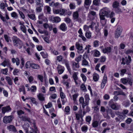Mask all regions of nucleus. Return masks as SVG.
I'll return each mask as SVG.
<instances>
[{
	"instance_id": "b1692460",
	"label": "nucleus",
	"mask_w": 133,
	"mask_h": 133,
	"mask_svg": "<svg viewBox=\"0 0 133 133\" xmlns=\"http://www.w3.org/2000/svg\"><path fill=\"white\" fill-rule=\"evenodd\" d=\"M115 113L116 115H118L119 116H120V118H124L125 117V116L124 115L123 116L122 115V113L118 111H116L115 112Z\"/></svg>"
},
{
	"instance_id": "f3484780",
	"label": "nucleus",
	"mask_w": 133,
	"mask_h": 133,
	"mask_svg": "<svg viewBox=\"0 0 133 133\" xmlns=\"http://www.w3.org/2000/svg\"><path fill=\"white\" fill-rule=\"evenodd\" d=\"M101 19V23L102 25L103 26H104L106 23V20L105 19L104 17H100Z\"/></svg>"
},
{
	"instance_id": "a211bd4d",
	"label": "nucleus",
	"mask_w": 133,
	"mask_h": 133,
	"mask_svg": "<svg viewBox=\"0 0 133 133\" xmlns=\"http://www.w3.org/2000/svg\"><path fill=\"white\" fill-rule=\"evenodd\" d=\"M80 103L82 104V107L83 108H84V107L86 105H84V104L85 103V101H84V99L83 97H81L79 99Z\"/></svg>"
},
{
	"instance_id": "6e6552de",
	"label": "nucleus",
	"mask_w": 133,
	"mask_h": 133,
	"mask_svg": "<svg viewBox=\"0 0 133 133\" xmlns=\"http://www.w3.org/2000/svg\"><path fill=\"white\" fill-rule=\"evenodd\" d=\"M73 17L74 19L76 20V21H80L81 19L78 18V14L77 11H76L74 12Z\"/></svg>"
},
{
	"instance_id": "20e7f679",
	"label": "nucleus",
	"mask_w": 133,
	"mask_h": 133,
	"mask_svg": "<svg viewBox=\"0 0 133 133\" xmlns=\"http://www.w3.org/2000/svg\"><path fill=\"white\" fill-rule=\"evenodd\" d=\"M109 105L113 110H117L120 108V105H116L113 103L112 100L110 101L109 103Z\"/></svg>"
},
{
	"instance_id": "4be33fe9",
	"label": "nucleus",
	"mask_w": 133,
	"mask_h": 133,
	"mask_svg": "<svg viewBox=\"0 0 133 133\" xmlns=\"http://www.w3.org/2000/svg\"><path fill=\"white\" fill-rule=\"evenodd\" d=\"M111 48L110 47H108L103 50V52L104 53H107L110 52L111 50Z\"/></svg>"
},
{
	"instance_id": "37998d69",
	"label": "nucleus",
	"mask_w": 133,
	"mask_h": 133,
	"mask_svg": "<svg viewBox=\"0 0 133 133\" xmlns=\"http://www.w3.org/2000/svg\"><path fill=\"white\" fill-rule=\"evenodd\" d=\"M113 10L117 13L121 12V9L118 7L114 9Z\"/></svg>"
},
{
	"instance_id": "473e14b6",
	"label": "nucleus",
	"mask_w": 133,
	"mask_h": 133,
	"mask_svg": "<svg viewBox=\"0 0 133 133\" xmlns=\"http://www.w3.org/2000/svg\"><path fill=\"white\" fill-rule=\"evenodd\" d=\"M91 1V0H85L84 4L86 6H89L90 4Z\"/></svg>"
},
{
	"instance_id": "9b49d317",
	"label": "nucleus",
	"mask_w": 133,
	"mask_h": 133,
	"mask_svg": "<svg viewBox=\"0 0 133 133\" xmlns=\"http://www.w3.org/2000/svg\"><path fill=\"white\" fill-rule=\"evenodd\" d=\"M2 110V112L4 114L6 112L10 110L11 108L9 106H8L5 107H3Z\"/></svg>"
},
{
	"instance_id": "0e129e2a",
	"label": "nucleus",
	"mask_w": 133,
	"mask_h": 133,
	"mask_svg": "<svg viewBox=\"0 0 133 133\" xmlns=\"http://www.w3.org/2000/svg\"><path fill=\"white\" fill-rule=\"evenodd\" d=\"M128 112V111L127 110H124L123 111L122 113V115L123 116L124 115L127 114Z\"/></svg>"
},
{
	"instance_id": "49530a36",
	"label": "nucleus",
	"mask_w": 133,
	"mask_h": 133,
	"mask_svg": "<svg viewBox=\"0 0 133 133\" xmlns=\"http://www.w3.org/2000/svg\"><path fill=\"white\" fill-rule=\"evenodd\" d=\"M19 73V70L17 69H15L14 71L13 72V74L14 75H18V74Z\"/></svg>"
},
{
	"instance_id": "393cba45",
	"label": "nucleus",
	"mask_w": 133,
	"mask_h": 133,
	"mask_svg": "<svg viewBox=\"0 0 133 133\" xmlns=\"http://www.w3.org/2000/svg\"><path fill=\"white\" fill-rule=\"evenodd\" d=\"M85 56V55H83V61L82 65H87L88 64V62L87 61L85 60V59L84 58Z\"/></svg>"
},
{
	"instance_id": "f8f14e48",
	"label": "nucleus",
	"mask_w": 133,
	"mask_h": 133,
	"mask_svg": "<svg viewBox=\"0 0 133 133\" xmlns=\"http://www.w3.org/2000/svg\"><path fill=\"white\" fill-rule=\"evenodd\" d=\"M85 99V103L84 104V105H87L88 104L89 101V96L87 95H85L84 96Z\"/></svg>"
},
{
	"instance_id": "bb28decb",
	"label": "nucleus",
	"mask_w": 133,
	"mask_h": 133,
	"mask_svg": "<svg viewBox=\"0 0 133 133\" xmlns=\"http://www.w3.org/2000/svg\"><path fill=\"white\" fill-rule=\"evenodd\" d=\"M94 56L95 57H98L99 56L100 54V53L99 51L97 50H96L94 51Z\"/></svg>"
},
{
	"instance_id": "09e8293b",
	"label": "nucleus",
	"mask_w": 133,
	"mask_h": 133,
	"mask_svg": "<svg viewBox=\"0 0 133 133\" xmlns=\"http://www.w3.org/2000/svg\"><path fill=\"white\" fill-rule=\"evenodd\" d=\"M29 98L31 99L33 103H34L35 104H37V103L35 99V98L32 97H30Z\"/></svg>"
},
{
	"instance_id": "c85d7f7f",
	"label": "nucleus",
	"mask_w": 133,
	"mask_h": 133,
	"mask_svg": "<svg viewBox=\"0 0 133 133\" xmlns=\"http://www.w3.org/2000/svg\"><path fill=\"white\" fill-rule=\"evenodd\" d=\"M6 79L10 85L12 84V81L11 78L9 77H6Z\"/></svg>"
},
{
	"instance_id": "864d4df0",
	"label": "nucleus",
	"mask_w": 133,
	"mask_h": 133,
	"mask_svg": "<svg viewBox=\"0 0 133 133\" xmlns=\"http://www.w3.org/2000/svg\"><path fill=\"white\" fill-rule=\"evenodd\" d=\"M88 128L87 127L84 126L82 127L81 129L82 131L86 132L88 130Z\"/></svg>"
},
{
	"instance_id": "3c124183",
	"label": "nucleus",
	"mask_w": 133,
	"mask_h": 133,
	"mask_svg": "<svg viewBox=\"0 0 133 133\" xmlns=\"http://www.w3.org/2000/svg\"><path fill=\"white\" fill-rule=\"evenodd\" d=\"M125 53L126 54L128 55L132 54L133 52V51L132 50L129 49L125 51Z\"/></svg>"
},
{
	"instance_id": "f257e3e1",
	"label": "nucleus",
	"mask_w": 133,
	"mask_h": 133,
	"mask_svg": "<svg viewBox=\"0 0 133 133\" xmlns=\"http://www.w3.org/2000/svg\"><path fill=\"white\" fill-rule=\"evenodd\" d=\"M13 42L14 45L18 47L19 49L21 48L23 45L22 41L17 37H15L13 38Z\"/></svg>"
},
{
	"instance_id": "4d7b16f0",
	"label": "nucleus",
	"mask_w": 133,
	"mask_h": 133,
	"mask_svg": "<svg viewBox=\"0 0 133 133\" xmlns=\"http://www.w3.org/2000/svg\"><path fill=\"white\" fill-rule=\"evenodd\" d=\"M30 89L32 92H35L36 90V87L35 86H33Z\"/></svg>"
},
{
	"instance_id": "cd10ccee",
	"label": "nucleus",
	"mask_w": 133,
	"mask_h": 133,
	"mask_svg": "<svg viewBox=\"0 0 133 133\" xmlns=\"http://www.w3.org/2000/svg\"><path fill=\"white\" fill-rule=\"evenodd\" d=\"M100 0H94L93 1L94 5L96 6H99L100 3Z\"/></svg>"
},
{
	"instance_id": "de8ad7c7",
	"label": "nucleus",
	"mask_w": 133,
	"mask_h": 133,
	"mask_svg": "<svg viewBox=\"0 0 133 133\" xmlns=\"http://www.w3.org/2000/svg\"><path fill=\"white\" fill-rule=\"evenodd\" d=\"M91 120V117L90 116H88L86 117V121L89 124L90 123V121Z\"/></svg>"
},
{
	"instance_id": "8fccbe9b",
	"label": "nucleus",
	"mask_w": 133,
	"mask_h": 133,
	"mask_svg": "<svg viewBox=\"0 0 133 133\" xmlns=\"http://www.w3.org/2000/svg\"><path fill=\"white\" fill-rule=\"evenodd\" d=\"M131 57L129 56H128V59H127L126 62V64L127 65H128L129 64L130 62L131 61Z\"/></svg>"
},
{
	"instance_id": "79ce46f5",
	"label": "nucleus",
	"mask_w": 133,
	"mask_h": 133,
	"mask_svg": "<svg viewBox=\"0 0 133 133\" xmlns=\"http://www.w3.org/2000/svg\"><path fill=\"white\" fill-rule=\"evenodd\" d=\"M65 65L66 66V67L67 68V69L69 71V73L70 74H71V69L70 68V66H69V64L67 63H65Z\"/></svg>"
},
{
	"instance_id": "2f4dec72",
	"label": "nucleus",
	"mask_w": 133,
	"mask_h": 133,
	"mask_svg": "<svg viewBox=\"0 0 133 133\" xmlns=\"http://www.w3.org/2000/svg\"><path fill=\"white\" fill-rule=\"evenodd\" d=\"M17 112L18 116V117L19 118H21V117H22V116H21V115L22 114H24V112L22 110L17 111Z\"/></svg>"
},
{
	"instance_id": "4c0bfd02",
	"label": "nucleus",
	"mask_w": 133,
	"mask_h": 133,
	"mask_svg": "<svg viewBox=\"0 0 133 133\" xmlns=\"http://www.w3.org/2000/svg\"><path fill=\"white\" fill-rule=\"evenodd\" d=\"M130 104L129 102L128 101H124L123 103V105L126 107H128L130 105Z\"/></svg>"
},
{
	"instance_id": "338daca9",
	"label": "nucleus",
	"mask_w": 133,
	"mask_h": 133,
	"mask_svg": "<svg viewBox=\"0 0 133 133\" xmlns=\"http://www.w3.org/2000/svg\"><path fill=\"white\" fill-rule=\"evenodd\" d=\"M85 36L87 38H89L91 36V33L90 32H87L85 34Z\"/></svg>"
},
{
	"instance_id": "c756f323",
	"label": "nucleus",
	"mask_w": 133,
	"mask_h": 133,
	"mask_svg": "<svg viewBox=\"0 0 133 133\" xmlns=\"http://www.w3.org/2000/svg\"><path fill=\"white\" fill-rule=\"evenodd\" d=\"M119 3L117 1H115L112 4V7L114 9L118 7L119 6Z\"/></svg>"
},
{
	"instance_id": "e2e57ef3",
	"label": "nucleus",
	"mask_w": 133,
	"mask_h": 133,
	"mask_svg": "<svg viewBox=\"0 0 133 133\" xmlns=\"http://www.w3.org/2000/svg\"><path fill=\"white\" fill-rule=\"evenodd\" d=\"M42 6H41V5H39V6L37 7L36 8V10L38 12H41L42 10L41 7Z\"/></svg>"
},
{
	"instance_id": "423d86ee",
	"label": "nucleus",
	"mask_w": 133,
	"mask_h": 133,
	"mask_svg": "<svg viewBox=\"0 0 133 133\" xmlns=\"http://www.w3.org/2000/svg\"><path fill=\"white\" fill-rule=\"evenodd\" d=\"M121 82L124 84H126L127 82L130 85H132V79L128 78L127 79L125 78H122L121 79Z\"/></svg>"
},
{
	"instance_id": "e433bc0d",
	"label": "nucleus",
	"mask_w": 133,
	"mask_h": 133,
	"mask_svg": "<svg viewBox=\"0 0 133 133\" xmlns=\"http://www.w3.org/2000/svg\"><path fill=\"white\" fill-rule=\"evenodd\" d=\"M82 56L81 55H80L76 57L75 59V60L78 63L79 62L81 61L82 59Z\"/></svg>"
},
{
	"instance_id": "a19ab883",
	"label": "nucleus",
	"mask_w": 133,
	"mask_h": 133,
	"mask_svg": "<svg viewBox=\"0 0 133 133\" xmlns=\"http://www.w3.org/2000/svg\"><path fill=\"white\" fill-rule=\"evenodd\" d=\"M8 69L7 68L3 69L1 70V71L2 73L6 75H7Z\"/></svg>"
},
{
	"instance_id": "a18cd8bd",
	"label": "nucleus",
	"mask_w": 133,
	"mask_h": 133,
	"mask_svg": "<svg viewBox=\"0 0 133 133\" xmlns=\"http://www.w3.org/2000/svg\"><path fill=\"white\" fill-rule=\"evenodd\" d=\"M125 47V45L123 43H121L119 45V47L120 48H119V50L121 49H124Z\"/></svg>"
},
{
	"instance_id": "412c9836",
	"label": "nucleus",
	"mask_w": 133,
	"mask_h": 133,
	"mask_svg": "<svg viewBox=\"0 0 133 133\" xmlns=\"http://www.w3.org/2000/svg\"><path fill=\"white\" fill-rule=\"evenodd\" d=\"M106 111L108 113L110 114H111L112 117L114 118V117L115 116V114L112 112L111 109H108L106 110Z\"/></svg>"
},
{
	"instance_id": "f03ea898",
	"label": "nucleus",
	"mask_w": 133,
	"mask_h": 133,
	"mask_svg": "<svg viewBox=\"0 0 133 133\" xmlns=\"http://www.w3.org/2000/svg\"><path fill=\"white\" fill-rule=\"evenodd\" d=\"M111 11L107 8H105L102 9L100 11L99 13L100 17H104L105 16L108 17L110 14Z\"/></svg>"
},
{
	"instance_id": "ea45409f",
	"label": "nucleus",
	"mask_w": 133,
	"mask_h": 133,
	"mask_svg": "<svg viewBox=\"0 0 133 133\" xmlns=\"http://www.w3.org/2000/svg\"><path fill=\"white\" fill-rule=\"evenodd\" d=\"M44 9L47 10V12L49 14L50 13L51 11V9L50 7L49 6H46L44 7Z\"/></svg>"
},
{
	"instance_id": "69168bd1",
	"label": "nucleus",
	"mask_w": 133,
	"mask_h": 133,
	"mask_svg": "<svg viewBox=\"0 0 133 133\" xmlns=\"http://www.w3.org/2000/svg\"><path fill=\"white\" fill-rule=\"evenodd\" d=\"M83 29H84V30L86 31V32L89 29V26H88L87 25H85L83 27Z\"/></svg>"
},
{
	"instance_id": "7c9ffc66",
	"label": "nucleus",
	"mask_w": 133,
	"mask_h": 133,
	"mask_svg": "<svg viewBox=\"0 0 133 133\" xmlns=\"http://www.w3.org/2000/svg\"><path fill=\"white\" fill-rule=\"evenodd\" d=\"M28 16L30 19L35 20V16L34 14H28Z\"/></svg>"
},
{
	"instance_id": "774afa93",
	"label": "nucleus",
	"mask_w": 133,
	"mask_h": 133,
	"mask_svg": "<svg viewBox=\"0 0 133 133\" xmlns=\"http://www.w3.org/2000/svg\"><path fill=\"white\" fill-rule=\"evenodd\" d=\"M98 43V41H95L94 42V46L95 47L98 46L99 45Z\"/></svg>"
},
{
	"instance_id": "a878e982",
	"label": "nucleus",
	"mask_w": 133,
	"mask_h": 133,
	"mask_svg": "<svg viewBox=\"0 0 133 133\" xmlns=\"http://www.w3.org/2000/svg\"><path fill=\"white\" fill-rule=\"evenodd\" d=\"M98 122L97 121H95L93 122L92 123V125L94 128H96L98 125Z\"/></svg>"
},
{
	"instance_id": "58836bf2",
	"label": "nucleus",
	"mask_w": 133,
	"mask_h": 133,
	"mask_svg": "<svg viewBox=\"0 0 133 133\" xmlns=\"http://www.w3.org/2000/svg\"><path fill=\"white\" fill-rule=\"evenodd\" d=\"M20 28L22 31L25 33L26 32V30L25 27L23 25L21 26Z\"/></svg>"
},
{
	"instance_id": "7ed1b4c3",
	"label": "nucleus",
	"mask_w": 133,
	"mask_h": 133,
	"mask_svg": "<svg viewBox=\"0 0 133 133\" xmlns=\"http://www.w3.org/2000/svg\"><path fill=\"white\" fill-rule=\"evenodd\" d=\"M122 28L120 26H118L117 28L115 31V37L118 38L120 36L122 31Z\"/></svg>"
},
{
	"instance_id": "bf43d9fd",
	"label": "nucleus",
	"mask_w": 133,
	"mask_h": 133,
	"mask_svg": "<svg viewBox=\"0 0 133 133\" xmlns=\"http://www.w3.org/2000/svg\"><path fill=\"white\" fill-rule=\"evenodd\" d=\"M126 69H123L121 70V75H123L126 72Z\"/></svg>"
},
{
	"instance_id": "aec40b11",
	"label": "nucleus",
	"mask_w": 133,
	"mask_h": 133,
	"mask_svg": "<svg viewBox=\"0 0 133 133\" xmlns=\"http://www.w3.org/2000/svg\"><path fill=\"white\" fill-rule=\"evenodd\" d=\"M30 66L32 68L34 69H39L40 68L39 65L37 64H30Z\"/></svg>"
},
{
	"instance_id": "5fc2aeb1",
	"label": "nucleus",
	"mask_w": 133,
	"mask_h": 133,
	"mask_svg": "<svg viewBox=\"0 0 133 133\" xmlns=\"http://www.w3.org/2000/svg\"><path fill=\"white\" fill-rule=\"evenodd\" d=\"M81 76L82 77L83 80L84 82H85L87 78L86 76L84 74H81Z\"/></svg>"
},
{
	"instance_id": "13d9d810",
	"label": "nucleus",
	"mask_w": 133,
	"mask_h": 133,
	"mask_svg": "<svg viewBox=\"0 0 133 133\" xmlns=\"http://www.w3.org/2000/svg\"><path fill=\"white\" fill-rule=\"evenodd\" d=\"M41 0H36V3L37 5H41V6H43V5L40 3Z\"/></svg>"
},
{
	"instance_id": "0eeeda50",
	"label": "nucleus",
	"mask_w": 133,
	"mask_h": 133,
	"mask_svg": "<svg viewBox=\"0 0 133 133\" xmlns=\"http://www.w3.org/2000/svg\"><path fill=\"white\" fill-rule=\"evenodd\" d=\"M50 21L55 22H59L61 21L60 18L58 17H54L51 16L50 18Z\"/></svg>"
},
{
	"instance_id": "680f3d73",
	"label": "nucleus",
	"mask_w": 133,
	"mask_h": 133,
	"mask_svg": "<svg viewBox=\"0 0 133 133\" xmlns=\"http://www.w3.org/2000/svg\"><path fill=\"white\" fill-rule=\"evenodd\" d=\"M57 60L59 62H60L63 59L62 56H59L57 57Z\"/></svg>"
},
{
	"instance_id": "39448f33",
	"label": "nucleus",
	"mask_w": 133,
	"mask_h": 133,
	"mask_svg": "<svg viewBox=\"0 0 133 133\" xmlns=\"http://www.w3.org/2000/svg\"><path fill=\"white\" fill-rule=\"evenodd\" d=\"M14 117L12 115L8 116H5L3 118V122L6 124L10 123L13 119Z\"/></svg>"
},
{
	"instance_id": "052dcab7",
	"label": "nucleus",
	"mask_w": 133,
	"mask_h": 133,
	"mask_svg": "<svg viewBox=\"0 0 133 133\" xmlns=\"http://www.w3.org/2000/svg\"><path fill=\"white\" fill-rule=\"evenodd\" d=\"M132 120L130 118H128L126 121V122L128 124H129L132 121Z\"/></svg>"
},
{
	"instance_id": "9d476101",
	"label": "nucleus",
	"mask_w": 133,
	"mask_h": 133,
	"mask_svg": "<svg viewBox=\"0 0 133 133\" xmlns=\"http://www.w3.org/2000/svg\"><path fill=\"white\" fill-rule=\"evenodd\" d=\"M7 128L10 131H13L14 132L17 131L15 127L13 125H10L9 126H8Z\"/></svg>"
},
{
	"instance_id": "f704fd0d",
	"label": "nucleus",
	"mask_w": 133,
	"mask_h": 133,
	"mask_svg": "<svg viewBox=\"0 0 133 133\" xmlns=\"http://www.w3.org/2000/svg\"><path fill=\"white\" fill-rule=\"evenodd\" d=\"M78 72H75L73 74V77L74 80H77L78 79V77L77 76Z\"/></svg>"
},
{
	"instance_id": "6ab92c4d",
	"label": "nucleus",
	"mask_w": 133,
	"mask_h": 133,
	"mask_svg": "<svg viewBox=\"0 0 133 133\" xmlns=\"http://www.w3.org/2000/svg\"><path fill=\"white\" fill-rule=\"evenodd\" d=\"M59 27L60 29L63 31H65L67 28L65 24L64 23H62L60 25Z\"/></svg>"
},
{
	"instance_id": "603ef678",
	"label": "nucleus",
	"mask_w": 133,
	"mask_h": 133,
	"mask_svg": "<svg viewBox=\"0 0 133 133\" xmlns=\"http://www.w3.org/2000/svg\"><path fill=\"white\" fill-rule=\"evenodd\" d=\"M69 6L71 9H74L75 8V4L73 3H70V4Z\"/></svg>"
},
{
	"instance_id": "dca6fc26",
	"label": "nucleus",
	"mask_w": 133,
	"mask_h": 133,
	"mask_svg": "<svg viewBox=\"0 0 133 133\" xmlns=\"http://www.w3.org/2000/svg\"><path fill=\"white\" fill-rule=\"evenodd\" d=\"M20 118L23 121H27L29 122H30L31 121L30 118L26 116H22V117Z\"/></svg>"
},
{
	"instance_id": "1a4fd4ad",
	"label": "nucleus",
	"mask_w": 133,
	"mask_h": 133,
	"mask_svg": "<svg viewBox=\"0 0 133 133\" xmlns=\"http://www.w3.org/2000/svg\"><path fill=\"white\" fill-rule=\"evenodd\" d=\"M107 81V77L106 75H104L101 84V88H103L104 87Z\"/></svg>"
},
{
	"instance_id": "4468645a",
	"label": "nucleus",
	"mask_w": 133,
	"mask_h": 133,
	"mask_svg": "<svg viewBox=\"0 0 133 133\" xmlns=\"http://www.w3.org/2000/svg\"><path fill=\"white\" fill-rule=\"evenodd\" d=\"M1 65L3 66H10V63L9 61L8 60H5L1 63Z\"/></svg>"
},
{
	"instance_id": "5701e85b",
	"label": "nucleus",
	"mask_w": 133,
	"mask_h": 133,
	"mask_svg": "<svg viewBox=\"0 0 133 133\" xmlns=\"http://www.w3.org/2000/svg\"><path fill=\"white\" fill-rule=\"evenodd\" d=\"M99 78V75L96 74H95L93 75V79L95 81H98Z\"/></svg>"
},
{
	"instance_id": "2eb2a0df",
	"label": "nucleus",
	"mask_w": 133,
	"mask_h": 133,
	"mask_svg": "<svg viewBox=\"0 0 133 133\" xmlns=\"http://www.w3.org/2000/svg\"><path fill=\"white\" fill-rule=\"evenodd\" d=\"M76 47L77 49L80 51L82 50L83 46L82 45H80V44L78 42H76Z\"/></svg>"
},
{
	"instance_id": "c9c22d12",
	"label": "nucleus",
	"mask_w": 133,
	"mask_h": 133,
	"mask_svg": "<svg viewBox=\"0 0 133 133\" xmlns=\"http://www.w3.org/2000/svg\"><path fill=\"white\" fill-rule=\"evenodd\" d=\"M28 127V125H24L23 126V128L25 130L26 133H29Z\"/></svg>"
},
{
	"instance_id": "ddd939ff",
	"label": "nucleus",
	"mask_w": 133,
	"mask_h": 133,
	"mask_svg": "<svg viewBox=\"0 0 133 133\" xmlns=\"http://www.w3.org/2000/svg\"><path fill=\"white\" fill-rule=\"evenodd\" d=\"M37 96L38 99L39 100L41 101H44L45 100V98L43 96V95L42 94L39 93Z\"/></svg>"
},
{
	"instance_id": "72a5a7b5",
	"label": "nucleus",
	"mask_w": 133,
	"mask_h": 133,
	"mask_svg": "<svg viewBox=\"0 0 133 133\" xmlns=\"http://www.w3.org/2000/svg\"><path fill=\"white\" fill-rule=\"evenodd\" d=\"M12 17L15 18L16 19L18 18V16L17 14L15 12H13L11 13Z\"/></svg>"
},
{
	"instance_id": "c03bdc74",
	"label": "nucleus",
	"mask_w": 133,
	"mask_h": 133,
	"mask_svg": "<svg viewBox=\"0 0 133 133\" xmlns=\"http://www.w3.org/2000/svg\"><path fill=\"white\" fill-rule=\"evenodd\" d=\"M40 54L43 58H47L48 55L47 53H45L44 52H41Z\"/></svg>"
},
{
	"instance_id": "6e6d98bb",
	"label": "nucleus",
	"mask_w": 133,
	"mask_h": 133,
	"mask_svg": "<svg viewBox=\"0 0 133 133\" xmlns=\"http://www.w3.org/2000/svg\"><path fill=\"white\" fill-rule=\"evenodd\" d=\"M38 77L41 82H43V77L42 76L40 75H38Z\"/></svg>"
}]
</instances>
